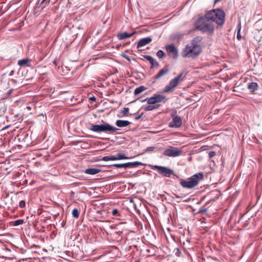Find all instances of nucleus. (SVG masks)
Listing matches in <instances>:
<instances>
[{
	"instance_id": "5701e85b",
	"label": "nucleus",
	"mask_w": 262,
	"mask_h": 262,
	"mask_svg": "<svg viewBox=\"0 0 262 262\" xmlns=\"http://www.w3.org/2000/svg\"><path fill=\"white\" fill-rule=\"evenodd\" d=\"M241 24L239 22L237 25V35L236 38L238 40H240L242 38V36L241 35Z\"/></svg>"
},
{
	"instance_id": "2f4dec72",
	"label": "nucleus",
	"mask_w": 262,
	"mask_h": 262,
	"mask_svg": "<svg viewBox=\"0 0 262 262\" xmlns=\"http://www.w3.org/2000/svg\"><path fill=\"white\" fill-rule=\"evenodd\" d=\"M112 214L113 215H119V212L117 209H114L112 211Z\"/></svg>"
},
{
	"instance_id": "72a5a7b5",
	"label": "nucleus",
	"mask_w": 262,
	"mask_h": 262,
	"mask_svg": "<svg viewBox=\"0 0 262 262\" xmlns=\"http://www.w3.org/2000/svg\"><path fill=\"white\" fill-rule=\"evenodd\" d=\"M155 148L154 147H148L146 148V151H151L154 150Z\"/></svg>"
},
{
	"instance_id": "4468645a",
	"label": "nucleus",
	"mask_w": 262,
	"mask_h": 262,
	"mask_svg": "<svg viewBox=\"0 0 262 262\" xmlns=\"http://www.w3.org/2000/svg\"><path fill=\"white\" fill-rule=\"evenodd\" d=\"M136 33V32H133L132 33H127L126 32L120 33L117 35V38L119 40L124 39L127 38L132 37L133 35Z\"/></svg>"
},
{
	"instance_id": "a19ab883",
	"label": "nucleus",
	"mask_w": 262,
	"mask_h": 262,
	"mask_svg": "<svg viewBox=\"0 0 262 262\" xmlns=\"http://www.w3.org/2000/svg\"><path fill=\"white\" fill-rule=\"evenodd\" d=\"M241 256L239 255H237V259H239L241 258Z\"/></svg>"
},
{
	"instance_id": "2eb2a0df",
	"label": "nucleus",
	"mask_w": 262,
	"mask_h": 262,
	"mask_svg": "<svg viewBox=\"0 0 262 262\" xmlns=\"http://www.w3.org/2000/svg\"><path fill=\"white\" fill-rule=\"evenodd\" d=\"M130 122L127 120H118L116 122V124L119 127H125L130 124Z\"/></svg>"
},
{
	"instance_id": "e433bc0d",
	"label": "nucleus",
	"mask_w": 262,
	"mask_h": 262,
	"mask_svg": "<svg viewBox=\"0 0 262 262\" xmlns=\"http://www.w3.org/2000/svg\"><path fill=\"white\" fill-rule=\"evenodd\" d=\"M50 3V0H42L41 2V4H42L43 3L46 4H49Z\"/></svg>"
},
{
	"instance_id": "dca6fc26",
	"label": "nucleus",
	"mask_w": 262,
	"mask_h": 262,
	"mask_svg": "<svg viewBox=\"0 0 262 262\" xmlns=\"http://www.w3.org/2000/svg\"><path fill=\"white\" fill-rule=\"evenodd\" d=\"M258 85L256 82H251L248 84V89L249 91L254 93L258 89Z\"/></svg>"
},
{
	"instance_id": "f03ea898",
	"label": "nucleus",
	"mask_w": 262,
	"mask_h": 262,
	"mask_svg": "<svg viewBox=\"0 0 262 262\" xmlns=\"http://www.w3.org/2000/svg\"><path fill=\"white\" fill-rule=\"evenodd\" d=\"M225 14L221 9H215L208 11L206 14L208 20L215 22L219 25H222L225 21Z\"/></svg>"
},
{
	"instance_id": "bb28decb",
	"label": "nucleus",
	"mask_w": 262,
	"mask_h": 262,
	"mask_svg": "<svg viewBox=\"0 0 262 262\" xmlns=\"http://www.w3.org/2000/svg\"><path fill=\"white\" fill-rule=\"evenodd\" d=\"M164 55H165V53L162 50H159L157 52V56L159 58H162L164 56Z\"/></svg>"
},
{
	"instance_id": "c85d7f7f",
	"label": "nucleus",
	"mask_w": 262,
	"mask_h": 262,
	"mask_svg": "<svg viewBox=\"0 0 262 262\" xmlns=\"http://www.w3.org/2000/svg\"><path fill=\"white\" fill-rule=\"evenodd\" d=\"M129 109L127 107H124L123 109L121 111V113L122 114V115L124 116H127L128 114Z\"/></svg>"
},
{
	"instance_id": "7c9ffc66",
	"label": "nucleus",
	"mask_w": 262,
	"mask_h": 262,
	"mask_svg": "<svg viewBox=\"0 0 262 262\" xmlns=\"http://www.w3.org/2000/svg\"><path fill=\"white\" fill-rule=\"evenodd\" d=\"M143 57L148 60L149 62L151 61L153 59V57L149 55H144Z\"/></svg>"
},
{
	"instance_id": "7ed1b4c3",
	"label": "nucleus",
	"mask_w": 262,
	"mask_h": 262,
	"mask_svg": "<svg viewBox=\"0 0 262 262\" xmlns=\"http://www.w3.org/2000/svg\"><path fill=\"white\" fill-rule=\"evenodd\" d=\"M204 177L203 172H199L191 177L188 181L182 180L180 182L181 185L184 188H192L195 187L199 182L202 180Z\"/></svg>"
},
{
	"instance_id": "6e6552de",
	"label": "nucleus",
	"mask_w": 262,
	"mask_h": 262,
	"mask_svg": "<svg viewBox=\"0 0 262 262\" xmlns=\"http://www.w3.org/2000/svg\"><path fill=\"white\" fill-rule=\"evenodd\" d=\"M153 169L158 171V173L163 177H170L173 174L174 171L170 168L162 166L154 165Z\"/></svg>"
},
{
	"instance_id": "0eeeda50",
	"label": "nucleus",
	"mask_w": 262,
	"mask_h": 262,
	"mask_svg": "<svg viewBox=\"0 0 262 262\" xmlns=\"http://www.w3.org/2000/svg\"><path fill=\"white\" fill-rule=\"evenodd\" d=\"M182 154L183 150L180 148L170 146L164 150L163 155L170 157H176L181 156Z\"/></svg>"
},
{
	"instance_id": "b1692460",
	"label": "nucleus",
	"mask_w": 262,
	"mask_h": 262,
	"mask_svg": "<svg viewBox=\"0 0 262 262\" xmlns=\"http://www.w3.org/2000/svg\"><path fill=\"white\" fill-rule=\"evenodd\" d=\"M72 214L73 216H74L75 218H78L79 215V211L77 208H74L72 210Z\"/></svg>"
},
{
	"instance_id": "4c0bfd02",
	"label": "nucleus",
	"mask_w": 262,
	"mask_h": 262,
	"mask_svg": "<svg viewBox=\"0 0 262 262\" xmlns=\"http://www.w3.org/2000/svg\"><path fill=\"white\" fill-rule=\"evenodd\" d=\"M13 90H10V91H9L8 93V96H10V94H11V93L12 92Z\"/></svg>"
},
{
	"instance_id": "cd10ccee",
	"label": "nucleus",
	"mask_w": 262,
	"mask_h": 262,
	"mask_svg": "<svg viewBox=\"0 0 262 262\" xmlns=\"http://www.w3.org/2000/svg\"><path fill=\"white\" fill-rule=\"evenodd\" d=\"M36 107V106L35 105V104L33 103V102H31L30 103H29L27 106H26V108L28 110H31L33 108H35Z\"/></svg>"
},
{
	"instance_id": "9d476101",
	"label": "nucleus",
	"mask_w": 262,
	"mask_h": 262,
	"mask_svg": "<svg viewBox=\"0 0 262 262\" xmlns=\"http://www.w3.org/2000/svg\"><path fill=\"white\" fill-rule=\"evenodd\" d=\"M176 112L171 115L172 121L169 123V126L170 127H179L182 124V119L180 117L176 116Z\"/></svg>"
},
{
	"instance_id": "1a4fd4ad",
	"label": "nucleus",
	"mask_w": 262,
	"mask_h": 262,
	"mask_svg": "<svg viewBox=\"0 0 262 262\" xmlns=\"http://www.w3.org/2000/svg\"><path fill=\"white\" fill-rule=\"evenodd\" d=\"M162 100V99H143L142 100V102H143L147 100L148 104L144 106V110L149 111L158 108L160 106L158 103L161 102Z\"/></svg>"
},
{
	"instance_id": "f704fd0d",
	"label": "nucleus",
	"mask_w": 262,
	"mask_h": 262,
	"mask_svg": "<svg viewBox=\"0 0 262 262\" xmlns=\"http://www.w3.org/2000/svg\"><path fill=\"white\" fill-rule=\"evenodd\" d=\"M150 98L156 99V98H164L163 97H161L160 95H155L154 96H152V97H150Z\"/></svg>"
},
{
	"instance_id": "f3484780",
	"label": "nucleus",
	"mask_w": 262,
	"mask_h": 262,
	"mask_svg": "<svg viewBox=\"0 0 262 262\" xmlns=\"http://www.w3.org/2000/svg\"><path fill=\"white\" fill-rule=\"evenodd\" d=\"M100 171V169L98 168H90L86 169L85 170V173L88 174L94 175L99 173Z\"/></svg>"
},
{
	"instance_id": "39448f33",
	"label": "nucleus",
	"mask_w": 262,
	"mask_h": 262,
	"mask_svg": "<svg viewBox=\"0 0 262 262\" xmlns=\"http://www.w3.org/2000/svg\"><path fill=\"white\" fill-rule=\"evenodd\" d=\"M207 18L205 17H201L196 21L195 24V28L203 31H212L213 27L210 23L207 21Z\"/></svg>"
},
{
	"instance_id": "423d86ee",
	"label": "nucleus",
	"mask_w": 262,
	"mask_h": 262,
	"mask_svg": "<svg viewBox=\"0 0 262 262\" xmlns=\"http://www.w3.org/2000/svg\"><path fill=\"white\" fill-rule=\"evenodd\" d=\"M183 73L179 74L176 77L171 79L169 84L166 85L164 89V92L166 93L172 92L174 88L178 85L179 82L182 80Z\"/></svg>"
},
{
	"instance_id": "f257e3e1",
	"label": "nucleus",
	"mask_w": 262,
	"mask_h": 262,
	"mask_svg": "<svg viewBox=\"0 0 262 262\" xmlns=\"http://www.w3.org/2000/svg\"><path fill=\"white\" fill-rule=\"evenodd\" d=\"M201 40V37L197 36L194 38L191 42L183 49V57L194 58L198 56L201 52V47L198 43Z\"/></svg>"
},
{
	"instance_id": "ddd939ff",
	"label": "nucleus",
	"mask_w": 262,
	"mask_h": 262,
	"mask_svg": "<svg viewBox=\"0 0 262 262\" xmlns=\"http://www.w3.org/2000/svg\"><path fill=\"white\" fill-rule=\"evenodd\" d=\"M152 41V38L150 37H147L140 39L137 45V48L139 49L142 47L148 45Z\"/></svg>"
},
{
	"instance_id": "c9c22d12",
	"label": "nucleus",
	"mask_w": 262,
	"mask_h": 262,
	"mask_svg": "<svg viewBox=\"0 0 262 262\" xmlns=\"http://www.w3.org/2000/svg\"><path fill=\"white\" fill-rule=\"evenodd\" d=\"M4 120V118L0 116V128H2V129L4 128V127H3V123L2 122V120Z\"/></svg>"
},
{
	"instance_id": "c756f323",
	"label": "nucleus",
	"mask_w": 262,
	"mask_h": 262,
	"mask_svg": "<svg viewBox=\"0 0 262 262\" xmlns=\"http://www.w3.org/2000/svg\"><path fill=\"white\" fill-rule=\"evenodd\" d=\"M26 206V202L24 200H21L20 201L19 203V206L20 208H24Z\"/></svg>"
},
{
	"instance_id": "a878e982",
	"label": "nucleus",
	"mask_w": 262,
	"mask_h": 262,
	"mask_svg": "<svg viewBox=\"0 0 262 262\" xmlns=\"http://www.w3.org/2000/svg\"><path fill=\"white\" fill-rule=\"evenodd\" d=\"M24 223V220L23 219H19L13 222V226H18L23 224Z\"/></svg>"
},
{
	"instance_id": "6ab92c4d",
	"label": "nucleus",
	"mask_w": 262,
	"mask_h": 262,
	"mask_svg": "<svg viewBox=\"0 0 262 262\" xmlns=\"http://www.w3.org/2000/svg\"><path fill=\"white\" fill-rule=\"evenodd\" d=\"M168 72V69L167 68H164L161 70L160 72L157 74L155 76L156 79H158L160 78L161 77L166 75Z\"/></svg>"
},
{
	"instance_id": "412c9836",
	"label": "nucleus",
	"mask_w": 262,
	"mask_h": 262,
	"mask_svg": "<svg viewBox=\"0 0 262 262\" xmlns=\"http://www.w3.org/2000/svg\"><path fill=\"white\" fill-rule=\"evenodd\" d=\"M118 160H126L130 159L129 158L125 156V155L122 152H118L116 155Z\"/></svg>"
},
{
	"instance_id": "ea45409f",
	"label": "nucleus",
	"mask_w": 262,
	"mask_h": 262,
	"mask_svg": "<svg viewBox=\"0 0 262 262\" xmlns=\"http://www.w3.org/2000/svg\"><path fill=\"white\" fill-rule=\"evenodd\" d=\"M90 100L92 101V102H94V101H95L96 100V99H90Z\"/></svg>"
},
{
	"instance_id": "20e7f679",
	"label": "nucleus",
	"mask_w": 262,
	"mask_h": 262,
	"mask_svg": "<svg viewBox=\"0 0 262 262\" xmlns=\"http://www.w3.org/2000/svg\"><path fill=\"white\" fill-rule=\"evenodd\" d=\"M89 129L96 133H105L114 134L116 133L117 128L115 126H112L108 123H103L100 124H92Z\"/></svg>"
},
{
	"instance_id": "f8f14e48",
	"label": "nucleus",
	"mask_w": 262,
	"mask_h": 262,
	"mask_svg": "<svg viewBox=\"0 0 262 262\" xmlns=\"http://www.w3.org/2000/svg\"><path fill=\"white\" fill-rule=\"evenodd\" d=\"M141 165H142L141 162L137 161L123 164H114L113 166L116 168H133Z\"/></svg>"
},
{
	"instance_id": "393cba45",
	"label": "nucleus",
	"mask_w": 262,
	"mask_h": 262,
	"mask_svg": "<svg viewBox=\"0 0 262 262\" xmlns=\"http://www.w3.org/2000/svg\"><path fill=\"white\" fill-rule=\"evenodd\" d=\"M149 63L151 64V68H153L154 67H158L159 66V63L154 58Z\"/></svg>"
},
{
	"instance_id": "58836bf2",
	"label": "nucleus",
	"mask_w": 262,
	"mask_h": 262,
	"mask_svg": "<svg viewBox=\"0 0 262 262\" xmlns=\"http://www.w3.org/2000/svg\"><path fill=\"white\" fill-rule=\"evenodd\" d=\"M89 98L92 99V98H95V97L94 96H90Z\"/></svg>"
},
{
	"instance_id": "4be33fe9",
	"label": "nucleus",
	"mask_w": 262,
	"mask_h": 262,
	"mask_svg": "<svg viewBox=\"0 0 262 262\" xmlns=\"http://www.w3.org/2000/svg\"><path fill=\"white\" fill-rule=\"evenodd\" d=\"M145 89L146 88L144 86H140L135 89L134 94L135 95H137L144 91Z\"/></svg>"
},
{
	"instance_id": "473e14b6",
	"label": "nucleus",
	"mask_w": 262,
	"mask_h": 262,
	"mask_svg": "<svg viewBox=\"0 0 262 262\" xmlns=\"http://www.w3.org/2000/svg\"><path fill=\"white\" fill-rule=\"evenodd\" d=\"M215 155V152L213 151H210L209 152V157L210 158H211L212 157H214Z\"/></svg>"
},
{
	"instance_id": "9b49d317",
	"label": "nucleus",
	"mask_w": 262,
	"mask_h": 262,
	"mask_svg": "<svg viewBox=\"0 0 262 262\" xmlns=\"http://www.w3.org/2000/svg\"><path fill=\"white\" fill-rule=\"evenodd\" d=\"M166 51L168 55L172 58H176L178 56V51L174 45H167L165 46Z\"/></svg>"
},
{
	"instance_id": "aec40b11",
	"label": "nucleus",
	"mask_w": 262,
	"mask_h": 262,
	"mask_svg": "<svg viewBox=\"0 0 262 262\" xmlns=\"http://www.w3.org/2000/svg\"><path fill=\"white\" fill-rule=\"evenodd\" d=\"M103 161H116L118 160L116 156H108L103 157L102 159Z\"/></svg>"
},
{
	"instance_id": "a211bd4d",
	"label": "nucleus",
	"mask_w": 262,
	"mask_h": 262,
	"mask_svg": "<svg viewBox=\"0 0 262 262\" xmlns=\"http://www.w3.org/2000/svg\"><path fill=\"white\" fill-rule=\"evenodd\" d=\"M31 61V59L28 58H24L18 61L17 64L20 67H29L28 63Z\"/></svg>"
}]
</instances>
